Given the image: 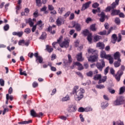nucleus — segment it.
<instances>
[{
  "label": "nucleus",
  "instance_id": "nucleus-23",
  "mask_svg": "<svg viewBox=\"0 0 125 125\" xmlns=\"http://www.w3.org/2000/svg\"><path fill=\"white\" fill-rule=\"evenodd\" d=\"M87 40L88 42H89V43H91L92 42V34L89 33L87 35Z\"/></svg>",
  "mask_w": 125,
  "mask_h": 125
},
{
  "label": "nucleus",
  "instance_id": "nucleus-21",
  "mask_svg": "<svg viewBox=\"0 0 125 125\" xmlns=\"http://www.w3.org/2000/svg\"><path fill=\"white\" fill-rule=\"evenodd\" d=\"M119 0H115V2H113L111 4V8L112 9H114V8H115L117 5H119Z\"/></svg>",
  "mask_w": 125,
  "mask_h": 125
},
{
  "label": "nucleus",
  "instance_id": "nucleus-35",
  "mask_svg": "<svg viewBox=\"0 0 125 125\" xmlns=\"http://www.w3.org/2000/svg\"><path fill=\"white\" fill-rule=\"evenodd\" d=\"M82 34L85 36H88V34H89V31L87 29H85L83 31Z\"/></svg>",
  "mask_w": 125,
  "mask_h": 125
},
{
  "label": "nucleus",
  "instance_id": "nucleus-44",
  "mask_svg": "<svg viewBox=\"0 0 125 125\" xmlns=\"http://www.w3.org/2000/svg\"><path fill=\"white\" fill-rule=\"evenodd\" d=\"M4 31H8L9 30V24H7L3 27Z\"/></svg>",
  "mask_w": 125,
  "mask_h": 125
},
{
  "label": "nucleus",
  "instance_id": "nucleus-36",
  "mask_svg": "<svg viewBox=\"0 0 125 125\" xmlns=\"http://www.w3.org/2000/svg\"><path fill=\"white\" fill-rule=\"evenodd\" d=\"M124 92H125V86L121 87L120 88L119 94H123V93H124Z\"/></svg>",
  "mask_w": 125,
  "mask_h": 125
},
{
  "label": "nucleus",
  "instance_id": "nucleus-49",
  "mask_svg": "<svg viewBox=\"0 0 125 125\" xmlns=\"http://www.w3.org/2000/svg\"><path fill=\"white\" fill-rule=\"evenodd\" d=\"M92 111V108L89 107H86L85 108V112H91Z\"/></svg>",
  "mask_w": 125,
  "mask_h": 125
},
{
  "label": "nucleus",
  "instance_id": "nucleus-12",
  "mask_svg": "<svg viewBox=\"0 0 125 125\" xmlns=\"http://www.w3.org/2000/svg\"><path fill=\"white\" fill-rule=\"evenodd\" d=\"M91 4V1H89L83 4L82 6V8L81 10H85V9H87L88 7H89V5Z\"/></svg>",
  "mask_w": 125,
  "mask_h": 125
},
{
  "label": "nucleus",
  "instance_id": "nucleus-41",
  "mask_svg": "<svg viewBox=\"0 0 125 125\" xmlns=\"http://www.w3.org/2000/svg\"><path fill=\"white\" fill-rule=\"evenodd\" d=\"M86 76H87V77H90V78H92V76H93V72H92L91 71H90L86 73Z\"/></svg>",
  "mask_w": 125,
  "mask_h": 125
},
{
  "label": "nucleus",
  "instance_id": "nucleus-26",
  "mask_svg": "<svg viewBox=\"0 0 125 125\" xmlns=\"http://www.w3.org/2000/svg\"><path fill=\"white\" fill-rule=\"evenodd\" d=\"M46 49L47 51H48V52H49V53H51V52H52V51H53V48H52V47L49 46V45H46Z\"/></svg>",
  "mask_w": 125,
  "mask_h": 125
},
{
  "label": "nucleus",
  "instance_id": "nucleus-38",
  "mask_svg": "<svg viewBox=\"0 0 125 125\" xmlns=\"http://www.w3.org/2000/svg\"><path fill=\"white\" fill-rule=\"evenodd\" d=\"M115 22L117 25H120L121 24V20L119 18H116L115 19Z\"/></svg>",
  "mask_w": 125,
  "mask_h": 125
},
{
  "label": "nucleus",
  "instance_id": "nucleus-64",
  "mask_svg": "<svg viewBox=\"0 0 125 125\" xmlns=\"http://www.w3.org/2000/svg\"><path fill=\"white\" fill-rule=\"evenodd\" d=\"M94 49H89L88 50V53H91L92 54H93V53L94 52Z\"/></svg>",
  "mask_w": 125,
  "mask_h": 125
},
{
  "label": "nucleus",
  "instance_id": "nucleus-25",
  "mask_svg": "<svg viewBox=\"0 0 125 125\" xmlns=\"http://www.w3.org/2000/svg\"><path fill=\"white\" fill-rule=\"evenodd\" d=\"M102 78L101 74H97L94 76V81H100V79Z\"/></svg>",
  "mask_w": 125,
  "mask_h": 125
},
{
  "label": "nucleus",
  "instance_id": "nucleus-48",
  "mask_svg": "<svg viewBox=\"0 0 125 125\" xmlns=\"http://www.w3.org/2000/svg\"><path fill=\"white\" fill-rule=\"evenodd\" d=\"M71 14V12L70 11H67L64 15L63 17L65 18H67V17H69V15Z\"/></svg>",
  "mask_w": 125,
  "mask_h": 125
},
{
  "label": "nucleus",
  "instance_id": "nucleus-63",
  "mask_svg": "<svg viewBox=\"0 0 125 125\" xmlns=\"http://www.w3.org/2000/svg\"><path fill=\"white\" fill-rule=\"evenodd\" d=\"M109 69V66H107V67H106V68L104 69V75H106L107 73H108Z\"/></svg>",
  "mask_w": 125,
  "mask_h": 125
},
{
  "label": "nucleus",
  "instance_id": "nucleus-40",
  "mask_svg": "<svg viewBox=\"0 0 125 125\" xmlns=\"http://www.w3.org/2000/svg\"><path fill=\"white\" fill-rule=\"evenodd\" d=\"M37 6H42V0H36Z\"/></svg>",
  "mask_w": 125,
  "mask_h": 125
},
{
  "label": "nucleus",
  "instance_id": "nucleus-17",
  "mask_svg": "<svg viewBox=\"0 0 125 125\" xmlns=\"http://www.w3.org/2000/svg\"><path fill=\"white\" fill-rule=\"evenodd\" d=\"M23 32L22 31H21V32H13L12 33V35L13 36H17L18 37H19V38H21V37H22V36H23Z\"/></svg>",
  "mask_w": 125,
  "mask_h": 125
},
{
  "label": "nucleus",
  "instance_id": "nucleus-3",
  "mask_svg": "<svg viewBox=\"0 0 125 125\" xmlns=\"http://www.w3.org/2000/svg\"><path fill=\"white\" fill-rule=\"evenodd\" d=\"M122 104H125V97L122 96L117 97L116 100L113 102L114 106H120Z\"/></svg>",
  "mask_w": 125,
  "mask_h": 125
},
{
  "label": "nucleus",
  "instance_id": "nucleus-61",
  "mask_svg": "<svg viewBox=\"0 0 125 125\" xmlns=\"http://www.w3.org/2000/svg\"><path fill=\"white\" fill-rule=\"evenodd\" d=\"M109 64H113L114 63V58L111 57L109 60Z\"/></svg>",
  "mask_w": 125,
  "mask_h": 125
},
{
  "label": "nucleus",
  "instance_id": "nucleus-27",
  "mask_svg": "<svg viewBox=\"0 0 125 125\" xmlns=\"http://www.w3.org/2000/svg\"><path fill=\"white\" fill-rule=\"evenodd\" d=\"M112 39H113L112 42L113 43H116V42L118 40V37H117V35L113 34L112 36Z\"/></svg>",
  "mask_w": 125,
  "mask_h": 125
},
{
  "label": "nucleus",
  "instance_id": "nucleus-37",
  "mask_svg": "<svg viewBox=\"0 0 125 125\" xmlns=\"http://www.w3.org/2000/svg\"><path fill=\"white\" fill-rule=\"evenodd\" d=\"M101 39V37L100 36H96L94 37V42H98Z\"/></svg>",
  "mask_w": 125,
  "mask_h": 125
},
{
  "label": "nucleus",
  "instance_id": "nucleus-9",
  "mask_svg": "<svg viewBox=\"0 0 125 125\" xmlns=\"http://www.w3.org/2000/svg\"><path fill=\"white\" fill-rule=\"evenodd\" d=\"M67 111L68 113H74L77 111V106L73 105H69L67 108Z\"/></svg>",
  "mask_w": 125,
  "mask_h": 125
},
{
  "label": "nucleus",
  "instance_id": "nucleus-29",
  "mask_svg": "<svg viewBox=\"0 0 125 125\" xmlns=\"http://www.w3.org/2000/svg\"><path fill=\"white\" fill-rule=\"evenodd\" d=\"M32 120H29L28 121H22L18 122L19 125H27L28 124H31Z\"/></svg>",
  "mask_w": 125,
  "mask_h": 125
},
{
  "label": "nucleus",
  "instance_id": "nucleus-55",
  "mask_svg": "<svg viewBox=\"0 0 125 125\" xmlns=\"http://www.w3.org/2000/svg\"><path fill=\"white\" fill-rule=\"evenodd\" d=\"M68 62L72 63L73 62V60L72 59V57L71 56V55L69 54L68 55Z\"/></svg>",
  "mask_w": 125,
  "mask_h": 125
},
{
  "label": "nucleus",
  "instance_id": "nucleus-45",
  "mask_svg": "<svg viewBox=\"0 0 125 125\" xmlns=\"http://www.w3.org/2000/svg\"><path fill=\"white\" fill-rule=\"evenodd\" d=\"M28 22V24H29L30 27H33V26H34V22H33V21H32V19L29 18Z\"/></svg>",
  "mask_w": 125,
  "mask_h": 125
},
{
  "label": "nucleus",
  "instance_id": "nucleus-50",
  "mask_svg": "<svg viewBox=\"0 0 125 125\" xmlns=\"http://www.w3.org/2000/svg\"><path fill=\"white\" fill-rule=\"evenodd\" d=\"M92 7L93 8H97L98 6H99V4L97 2H95L92 4Z\"/></svg>",
  "mask_w": 125,
  "mask_h": 125
},
{
  "label": "nucleus",
  "instance_id": "nucleus-7",
  "mask_svg": "<svg viewBox=\"0 0 125 125\" xmlns=\"http://www.w3.org/2000/svg\"><path fill=\"white\" fill-rule=\"evenodd\" d=\"M73 26L72 27L68 26L69 28H75V29L77 32H81L82 30V27H81V24L79 23H76V22L72 23Z\"/></svg>",
  "mask_w": 125,
  "mask_h": 125
},
{
  "label": "nucleus",
  "instance_id": "nucleus-10",
  "mask_svg": "<svg viewBox=\"0 0 125 125\" xmlns=\"http://www.w3.org/2000/svg\"><path fill=\"white\" fill-rule=\"evenodd\" d=\"M98 58V56L97 55H95L93 56H90L88 58V61L90 62H95L96 61H97V59Z\"/></svg>",
  "mask_w": 125,
  "mask_h": 125
},
{
  "label": "nucleus",
  "instance_id": "nucleus-31",
  "mask_svg": "<svg viewBox=\"0 0 125 125\" xmlns=\"http://www.w3.org/2000/svg\"><path fill=\"white\" fill-rule=\"evenodd\" d=\"M46 33L43 32L41 37L39 38V39L42 40H45V39H46Z\"/></svg>",
  "mask_w": 125,
  "mask_h": 125
},
{
  "label": "nucleus",
  "instance_id": "nucleus-39",
  "mask_svg": "<svg viewBox=\"0 0 125 125\" xmlns=\"http://www.w3.org/2000/svg\"><path fill=\"white\" fill-rule=\"evenodd\" d=\"M106 52L104 51H102L101 52V58H105L106 56Z\"/></svg>",
  "mask_w": 125,
  "mask_h": 125
},
{
  "label": "nucleus",
  "instance_id": "nucleus-15",
  "mask_svg": "<svg viewBox=\"0 0 125 125\" xmlns=\"http://www.w3.org/2000/svg\"><path fill=\"white\" fill-rule=\"evenodd\" d=\"M98 16L101 17L100 19V22H104L105 21V13L102 12L101 14H98Z\"/></svg>",
  "mask_w": 125,
  "mask_h": 125
},
{
  "label": "nucleus",
  "instance_id": "nucleus-8",
  "mask_svg": "<svg viewBox=\"0 0 125 125\" xmlns=\"http://www.w3.org/2000/svg\"><path fill=\"white\" fill-rule=\"evenodd\" d=\"M65 21L61 17H59L58 19H57V21H56V24L57 26H61L62 24H64V22Z\"/></svg>",
  "mask_w": 125,
  "mask_h": 125
},
{
  "label": "nucleus",
  "instance_id": "nucleus-1",
  "mask_svg": "<svg viewBox=\"0 0 125 125\" xmlns=\"http://www.w3.org/2000/svg\"><path fill=\"white\" fill-rule=\"evenodd\" d=\"M85 91L83 88H81L79 90V86L76 85L74 87L72 91L70 93L71 95H74V99L76 101L79 102L84 97L83 93H84Z\"/></svg>",
  "mask_w": 125,
  "mask_h": 125
},
{
  "label": "nucleus",
  "instance_id": "nucleus-52",
  "mask_svg": "<svg viewBox=\"0 0 125 125\" xmlns=\"http://www.w3.org/2000/svg\"><path fill=\"white\" fill-rule=\"evenodd\" d=\"M107 34V31L106 30H104L103 31H101L99 33V34L101 36H104V35H106Z\"/></svg>",
  "mask_w": 125,
  "mask_h": 125
},
{
  "label": "nucleus",
  "instance_id": "nucleus-42",
  "mask_svg": "<svg viewBox=\"0 0 125 125\" xmlns=\"http://www.w3.org/2000/svg\"><path fill=\"white\" fill-rule=\"evenodd\" d=\"M78 112H79L80 113H83V112H85V108H84L83 107H80L79 108L78 110Z\"/></svg>",
  "mask_w": 125,
  "mask_h": 125
},
{
  "label": "nucleus",
  "instance_id": "nucleus-54",
  "mask_svg": "<svg viewBox=\"0 0 125 125\" xmlns=\"http://www.w3.org/2000/svg\"><path fill=\"white\" fill-rule=\"evenodd\" d=\"M24 33H26V34H30V33H31V29L29 28L25 29Z\"/></svg>",
  "mask_w": 125,
  "mask_h": 125
},
{
  "label": "nucleus",
  "instance_id": "nucleus-58",
  "mask_svg": "<svg viewBox=\"0 0 125 125\" xmlns=\"http://www.w3.org/2000/svg\"><path fill=\"white\" fill-rule=\"evenodd\" d=\"M111 9H112V8L111 6H107L105 8V12H109V11H111Z\"/></svg>",
  "mask_w": 125,
  "mask_h": 125
},
{
  "label": "nucleus",
  "instance_id": "nucleus-34",
  "mask_svg": "<svg viewBox=\"0 0 125 125\" xmlns=\"http://www.w3.org/2000/svg\"><path fill=\"white\" fill-rule=\"evenodd\" d=\"M105 103L102 102L101 104V107L102 109H105L106 107H108L109 106V104L106 103L105 105L104 104Z\"/></svg>",
  "mask_w": 125,
  "mask_h": 125
},
{
  "label": "nucleus",
  "instance_id": "nucleus-22",
  "mask_svg": "<svg viewBox=\"0 0 125 125\" xmlns=\"http://www.w3.org/2000/svg\"><path fill=\"white\" fill-rule=\"evenodd\" d=\"M97 46L100 47V49H104V48H105V44L101 42H99L97 43Z\"/></svg>",
  "mask_w": 125,
  "mask_h": 125
},
{
  "label": "nucleus",
  "instance_id": "nucleus-33",
  "mask_svg": "<svg viewBox=\"0 0 125 125\" xmlns=\"http://www.w3.org/2000/svg\"><path fill=\"white\" fill-rule=\"evenodd\" d=\"M101 9L100 7H98L97 9H93L92 11V12L93 13V14H96L97 13H100L101 12Z\"/></svg>",
  "mask_w": 125,
  "mask_h": 125
},
{
  "label": "nucleus",
  "instance_id": "nucleus-24",
  "mask_svg": "<svg viewBox=\"0 0 125 125\" xmlns=\"http://www.w3.org/2000/svg\"><path fill=\"white\" fill-rule=\"evenodd\" d=\"M96 24H93L90 26V30L92 32H96L97 29L96 28Z\"/></svg>",
  "mask_w": 125,
  "mask_h": 125
},
{
  "label": "nucleus",
  "instance_id": "nucleus-32",
  "mask_svg": "<svg viewBox=\"0 0 125 125\" xmlns=\"http://www.w3.org/2000/svg\"><path fill=\"white\" fill-rule=\"evenodd\" d=\"M113 125H124V123L119 120L117 121L116 123L115 121H113Z\"/></svg>",
  "mask_w": 125,
  "mask_h": 125
},
{
  "label": "nucleus",
  "instance_id": "nucleus-28",
  "mask_svg": "<svg viewBox=\"0 0 125 125\" xmlns=\"http://www.w3.org/2000/svg\"><path fill=\"white\" fill-rule=\"evenodd\" d=\"M107 81V76H104L103 79L101 78L99 81L98 83L100 84V83H105Z\"/></svg>",
  "mask_w": 125,
  "mask_h": 125
},
{
  "label": "nucleus",
  "instance_id": "nucleus-59",
  "mask_svg": "<svg viewBox=\"0 0 125 125\" xmlns=\"http://www.w3.org/2000/svg\"><path fill=\"white\" fill-rule=\"evenodd\" d=\"M24 12L28 15V13H30V9L28 8H25L24 9Z\"/></svg>",
  "mask_w": 125,
  "mask_h": 125
},
{
  "label": "nucleus",
  "instance_id": "nucleus-56",
  "mask_svg": "<svg viewBox=\"0 0 125 125\" xmlns=\"http://www.w3.org/2000/svg\"><path fill=\"white\" fill-rule=\"evenodd\" d=\"M75 18V14L74 13H71L69 17V20H73Z\"/></svg>",
  "mask_w": 125,
  "mask_h": 125
},
{
  "label": "nucleus",
  "instance_id": "nucleus-43",
  "mask_svg": "<svg viewBox=\"0 0 125 125\" xmlns=\"http://www.w3.org/2000/svg\"><path fill=\"white\" fill-rule=\"evenodd\" d=\"M70 99V96L67 95L65 97L62 98V101H68Z\"/></svg>",
  "mask_w": 125,
  "mask_h": 125
},
{
  "label": "nucleus",
  "instance_id": "nucleus-5",
  "mask_svg": "<svg viewBox=\"0 0 125 125\" xmlns=\"http://www.w3.org/2000/svg\"><path fill=\"white\" fill-rule=\"evenodd\" d=\"M70 43V40L68 39H64V41L62 43H60V46L62 48L65 47L68 48L69 47V44Z\"/></svg>",
  "mask_w": 125,
  "mask_h": 125
},
{
  "label": "nucleus",
  "instance_id": "nucleus-30",
  "mask_svg": "<svg viewBox=\"0 0 125 125\" xmlns=\"http://www.w3.org/2000/svg\"><path fill=\"white\" fill-rule=\"evenodd\" d=\"M65 10H66V9L64 7H62L61 8H59V9L58 10V13H59V14H61V15L62 14L63 12L65 11Z\"/></svg>",
  "mask_w": 125,
  "mask_h": 125
},
{
  "label": "nucleus",
  "instance_id": "nucleus-62",
  "mask_svg": "<svg viewBox=\"0 0 125 125\" xmlns=\"http://www.w3.org/2000/svg\"><path fill=\"white\" fill-rule=\"evenodd\" d=\"M39 85V84L38 83L34 82L33 84H32V86L33 87H37V86H38Z\"/></svg>",
  "mask_w": 125,
  "mask_h": 125
},
{
  "label": "nucleus",
  "instance_id": "nucleus-16",
  "mask_svg": "<svg viewBox=\"0 0 125 125\" xmlns=\"http://www.w3.org/2000/svg\"><path fill=\"white\" fill-rule=\"evenodd\" d=\"M74 65L78 66V70L79 71H82V70H83V64L81 63V62H74Z\"/></svg>",
  "mask_w": 125,
  "mask_h": 125
},
{
  "label": "nucleus",
  "instance_id": "nucleus-60",
  "mask_svg": "<svg viewBox=\"0 0 125 125\" xmlns=\"http://www.w3.org/2000/svg\"><path fill=\"white\" fill-rule=\"evenodd\" d=\"M122 41V35L120 34H118V39H117L118 42H120Z\"/></svg>",
  "mask_w": 125,
  "mask_h": 125
},
{
  "label": "nucleus",
  "instance_id": "nucleus-53",
  "mask_svg": "<svg viewBox=\"0 0 125 125\" xmlns=\"http://www.w3.org/2000/svg\"><path fill=\"white\" fill-rule=\"evenodd\" d=\"M33 16L35 18H37V17H38L39 16V11L36 10L34 13Z\"/></svg>",
  "mask_w": 125,
  "mask_h": 125
},
{
  "label": "nucleus",
  "instance_id": "nucleus-19",
  "mask_svg": "<svg viewBox=\"0 0 125 125\" xmlns=\"http://www.w3.org/2000/svg\"><path fill=\"white\" fill-rule=\"evenodd\" d=\"M120 10L113 9L112 10L111 15L112 16H115V15H119V14H120Z\"/></svg>",
  "mask_w": 125,
  "mask_h": 125
},
{
  "label": "nucleus",
  "instance_id": "nucleus-47",
  "mask_svg": "<svg viewBox=\"0 0 125 125\" xmlns=\"http://www.w3.org/2000/svg\"><path fill=\"white\" fill-rule=\"evenodd\" d=\"M97 88H99V89H102V88H104L105 86L104 85L100 84V85H97L96 86Z\"/></svg>",
  "mask_w": 125,
  "mask_h": 125
},
{
  "label": "nucleus",
  "instance_id": "nucleus-13",
  "mask_svg": "<svg viewBox=\"0 0 125 125\" xmlns=\"http://www.w3.org/2000/svg\"><path fill=\"white\" fill-rule=\"evenodd\" d=\"M122 59L117 60V61H115L114 62V66L115 68H119L122 65Z\"/></svg>",
  "mask_w": 125,
  "mask_h": 125
},
{
  "label": "nucleus",
  "instance_id": "nucleus-2",
  "mask_svg": "<svg viewBox=\"0 0 125 125\" xmlns=\"http://www.w3.org/2000/svg\"><path fill=\"white\" fill-rule=\"evenodd\" d=\"M125 65H122L116 74H115V70L113 68H110V74L113 75V77H114L117 82H120L121 77L124 75V71H125Z\"/></svg>",
  "mask_w": 125,
  "mask_h": 125
},
{
  "label": "nucleus",
  "instance_id": "nucleus-6",
  "mask_svg": "<svg viewBox=\"0 0 125 125\" xmlns=\"http://www.w3.org/2000/svg\"><path fill=\"white\" fill-rule=\"evenodd\" d=\"M96 66L99 71H102L103 68L105 66V62H104V60H101L100 62H97Z\"/></svg>",
  "mask_w": 125,
  "mask_h": 125
},
{
  "label": "nucleus",
  "instance_id": "nucleus-11",
  "mask_svg": "<svg viewBox=\"0 0 125 125\" xmlns=\"http://www.w3.org/2000/svg\"><path fill=\"white\" fill-rule=\"evenodd\" d=\"M62 40H63V36H61L59 39L57 40V42H54L52 43L53 47H54V48H56V45H57L58 43L60 44Z\"/></svg>",
  "mask_w": 125,
  "mask_h": 125
},
{
  "label": "nucleus",
  "instance_id": "nucleus-57",
  "mask_svg": "<svg viewBox=\"0 0 125 125\" xmlns=\"http://www.w3.org/2000/svg\"><path fill=\"white\" fill-rule=\"evenodd\" d=\"M111 57H112V56H111V55L108 54V55H105V57H104V58L107 60H109Z\"/></svg>",
  "mask_w": 125,
  "mask_h": 125
},
{
  "label": "nucleus",
  "instance_id": "nucleus-4",
  "mask_svg": "<svg viewBox=\"0 0 125 125\" xmlns=\"http://www.w3.org/2000/svg\"><path fill=\"white\" fill-rule=\"evenodd\" d=\"M30 115L32 117H33V118H41V117L43 116V113H42V112L37 113V112L35 111V110L32 109L30 111Z\"/></svg>",
  "mask_w": 125,
  "mask_h": 125
},
{
  "label": "nucleus",
  "instance_id": "nucleus-14",
  "mask_svg": "<svg viewBox=\"0 0 125 125\" xmlns=\"http://www.w3.org/2000/svg\"><path fill=\"white\" fill-rule=\"evenodd\" d=\"M77 60L80 62H83L84 60V58H83V53H80L77 55Z\"/></svg>",
  "mask_w": 125,
  "mask_h": 125
},
{
  "label": "nucleus",
  "instance_id": "nucleus-46",
  "mask_svg": "<svg viewBox=\"0 0 125 125\" xmlns=\"http://www.w3.org/2000/svg\"><path fill=\"white\" fill-rule=\"evenodd\" d=\"M20 74L21 76H27V73H26V71H24L22 72V69H20Z\"/></svg>",
  "mask_w": 125,
  "mask_h": 125
},
{
  "label": "nucleus",
  "instance_id": "nucleus-20",
  "mask_svg": "<svg viewBox=\"0 0 125 125\" xmlns=\"http://www.w3.org/2000/svg\"><path fill=\"white\" fill-rule=\"evenodd\" d=\"M43 61V59L42 58V57L39 56L38 58L36 59V62L37 63H40V64H42Z\"/></svg>",
  "mask_w": 125,
  "mask_h": 125
},
{
  "label": "nucleus",
  "instance_id": "nucleus-51",
  "mask_svg": "<svg viewBox=\"0 0 125 125\" xmlns=\"http://www.w3.org/2000/svg\"><path fill=\"white\" fill-rule=\"evenodd\" d=\"M0 85L1 86H4V80L2 79H0Z\"/></svg>",
  "mask_w": 125,
  "mask_h": 125
},
{
  "label": "nucleus",
  "instance_id": "nucleus-18",
  "mask_svg": "<svg viewBox=\"0 0 125 125\" xmlns=\"http://www.w3.org/2000/svg\"><path fill=\"white\" fill-rule=\"evenodd\" d=\"M114 60H119V59H121V54H120V52H115L114 55Z\"/></svg>",
  "mask_w": 125,
  "mask_h": 125
}]
</instances>
